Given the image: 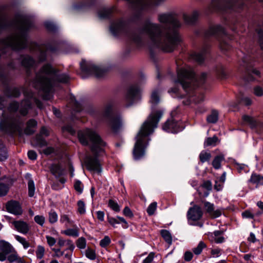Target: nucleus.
<instances>
[{"label":"nucleus","mask_w":263,"mask_h":263,"mask_svg":"<svg viewBox=\"0 0 263 263\" xmlns=\"http://www.w3.org/2000/svg\"><path fill=\"white\" fill-rule=\"evenodd\" d=\"M85 255L90 260H95L96 258V254L95 251L90 248H88L86 250Z\"/></svg>","instance_id":"obj_38"},{"label":"nucleus","mask_w":263,"mask_h":263,"mask_svg":"<svg viewBox=\"0 0 263 263\" xmlns=\"http://www.w3.org/2000/svg\"><path fill=\"white\" fill-rule=\"evenodd\" d=\"M203 215L201 208L197 205L190 208L187 213V217L189 220L196 221L200 220Z\"/></svg>","instance_id":"obj_13"},{"label":"nucleus","mask_w":263,"mask_h":263,"mask_svg":"<svg viewBox=\"0 0 263 263\" xmlns=\"http://www.w3.org/2000/svg\"><path fill=\"white\" fill-rule=\"evenodd\" d=\"M78 136L79 141L82 145L90 144L91 152L96 156L103 152L106 143L95 131L86 128L79 131Z\"/></svg>","instance_id":"obj_4"},{"label":"nucleus","mask_w":263,"mask_h":263,"mask_svg":"<svg viewBox=\"0 0 263 263\" xmlns=\"http://www.w3.org/2000/svg\"><path fill=\"white\" fill-rule=\"evenodd\" d=\"M8 158L7 151L5 147L0 148V161L6 160Z\"/></svg>","instance_id":"obj_46"},{"label":"nucleus","mask_w":263,"mask_h":263,"mask_svg":"<svg viewBox=\"0 0 263 263\" xmlns=\"http://www.w3.org/2000/svg\"><path fill=\"white\" fill-rule=\"evenodd\" d=\"M7 258L11 262L15 261L18 263H24V260L18 256L15 249L8 255Z\"/></svg>","instance_id":"obj_22"},{"label":"nucleus","mask_w":263,"mask_h":263,"mask_svg":"<svg viewBox=\"0 0 263 263\" xmlns=\"http://www.w3.org/2000/svg\"><path fill=\"white\" fill-rule=\"evenodd\" d=\"M8 191V186L5 184L0 183V197L6 195Z\"/></svg>","instance_id":"obj_42"},{"label":"nucleus","mask_w":263,"mask_h":263,"mask_svg":"<svg viewBox=\"0 0 263 263\" xmlns=\"http://www.w3.org/2000/svg\"><path fill=\"white\" fill-rule=\"evenodd\" d=\"M199 13L197 10H194L191 14L184 13L183 14V18L184 22L187 24H193L198 19Z\"/></svg>","instance_id":"obj_19"},{"label":"nucleus","mask_w":263,"mask_h":263,"mask_svg":"<svg viewBox=\"0 0 263 263\" xmlns=\"http://www.w3.org/2000/svg\"><path fill=\"white\" fill-rule=\"evenodd\" d=\"M69 80L68 75L60 73L50 65H44L36 74L32 83L33 87L43 91V99L49 100L51 98L52 89L57 82L67 83Z\"/></svg>","instance_id":"obj_3"},{"label":"nucleus","mask_w":263,"mask_h":263,"mask_svg":"<svg viewBox=\"0 0 263 263\" xmlns=\"http://www.w3.org/2000/svg\"><path fill=\"white\" fill-rule=\"evenodd\" d=\"M36 49L38 50L39 54V60L40 61L42 62L45 60L46 58L47 53L49 52V49L48 48H45L44 46H37L36 47Z\"/></svg>","instance_id":"obj_23"},{"label":"nucleus","mask_w":263,"mask_h":263,"mask_svg":"<svg viewBox=\"0 0 263 263\" xmlns=\"http://www.w3.org/2000/svg\"><path fill=\"white\" fill-rule=\"evenodd\" d=\"M140 98L139 90L135 87H131L128 89L125 98L126 106H131Z\"/></svg>","instance_id":"obj_10"},{"label":"nucleus","mask_w":263,"mask_h":263,"mask_svg":"<svg viewBox=\"0 0 263 263\" xmlns=\"http://www.w3.org/2000/svg\"><path fill=\"white\" fill-rule=\"evenodd\" d=\"M202 186L205 189H206L207 190L210 191L212 189V184L210 181H206L204 182L202 185Z\"/></svg>","instance_id":"obj_63"},{"label":"nucleus","mask_w":263,"mask_h":263,"mask_svg":"<svg viewBox=\"0 0 263 263\" xmlns=\"http://www.w3.org/2000/svg\"><path fill=\"white\" fill-rule=\"evenodd\" d=\"M108 206L115 212H119L120 211L119 204L112 199L109 200Z\"/></svg>","instance_id":"obj_43"},{"label":"nucleus","mask_w":263,"mask_h":263,"mask_svg":"<svg viewBox=\"0 0 263 263\" xmlns=\"http://www.w3.org/2000/svg\"><path fill=\"white\" fill-rule=\"evenodd\" d=\"M62 233L67 236H71L74 237H78L79 236L78 231L77 229H68L64 230Z\"/></svg>","instance_id":"obj_36"},{"label":"nucleus","mask_w":263,"mask_h":263,"mask_svg":"<svg viewBox=\"0 0 263 263\" xmlns=\"http://www.w3.org/2000/svg\"><path fill=\"white\" fill-rule=\"evenodd\" d=\"M28 156L30 159L32 160H35L37 158L36 153H35V152L32 150L28 151Z\"/></svg>","instance_id":"obj_58"},{"label":"nucleus","mask_w":263,"mask_h":263,"mask_svg":"<svg viewBox=\"0 0 263 263\" xmlns=\"http://www.w3.org/2000/svg\"><path fill=\"white\" fill-rule=\"evenodd\" d=\"M157 19L160 24L147 21L143 30L149 36L151 48H158L165 52H171L181 42L177 29L181 27V24L171 12L159 13Z\"/></svg>","instance_id":"obj_1"},{"label":"nucleus","mask_w":263,"mask_h":263,"mask_svg":"<svg viewBox=\"0 0 263 263\" xmlns=\"http://www.w3.org/2000/svg\"><path fill=\"white\" fill-rule=\"evenodd\" d=\"M206 247L205 243L201 241L199 242L198 246L193 249V252L196 255H199L202 251V250Z\"/></svg>","instance_id":"obj_31"},{"label":"nucleus","mask_w":263,"mask_h":263,"mask_svg":"<svg viewBox=\"0 0 263 263\" xmlns=\"http://www.w3.org/2000/svg\"><path fill=\"white\" fill-rule=\"evenodd\" d=\"M107 220L108 222L114 227H115V225L116 224H119V221L118 220L114 217H108Z\"/></svg>","instance_id":"obj_59"},{"label":"nucleus","mask_w":263,"mask_h":263,"mask_svg":"<svg viewBox=\"0 0 263 263\" xmlns=\"http://www.w3.org/2000/svg\"><path fill=\"white\" fill-rule=\"evenodd\" d=\"M34 220L36 223L41 226H43L45 222V218L43 215H36Z\"/></svg>","instance_id":"obj_48"},{"label":"nucleus","mask_w":263,"mask_h":263,"mask_svg":"<svg viewBox=\"0 0 263 263\" xmlns=\"http://www.w3.org/2000/svg\"><path fill=\"white\" fill-rule=\"evenodd\" d=\"M193 258V254L191 252L186 251L184 254V259L186 261H190Z\"/></svg>","instance_id":"obj_57"},{"label":"nucleus","mask_w":263,"mask_h":263,"mask_svg":"<svg viewBox=\"0 0 263 263\" xmlns=\"http://www.w3.org/2000/svg\"><path fill=\"white\" fill-rule=\"evenodd\" d=\"M36 124L37 123L36 121L33 119L30 120L27 123V127L25 130V133L26 135L32 134L34 132L32 128L36 126Z\"/></svg>","instance_id":"obj_25"},{"label":"nucleus","mask_w":263,"mask_h":263,"mask_svg":"<svg viewBox=\"0 0 263 263\" xmlns=\"http://www.w3.org/2000/svg\"><path fill=\"white\" fill-rule=\"evenodd\" d=\"M14 229L23 234H27L30 229L29 224L23 220H14L12 221Z\"/></svg>","instance_id":"obj_17"},{"label":"nucleus","mask_w":263,"mask_h":263,"mask_svg":"<svg viewBox=\"0 0 263 263\" xmlns=\"http://www.w3.org/2000/svg\"><path fill=\"white\" fill-rule=\"evenodd\" d=\"M204 208L205 212L212 218H215L220 216L222 214V209H215L214 204L209 202L204 201Z\"/></svg>","instance_id":"obj_15"},{"label":"nucleus","mask_w":263,"mask_h":263,"mask_svg":"<svg viewBox=\"0 0 263 263\" xmlns=\"http://www.w3.org/2000/svg\"><path fill=\"white\" fill-rule=\"evenodd\" d=\"M87 167L91 171L101 173V168L99 162L96 159H93L91 157L88 158L86 161Z\"/></svg>","instance_id":"obj_18"},{"label":"nucleus","mask_w":263,"mask_h":263,"mask_svg":"<svg viewBox=\"0 0 263 263\" xmlns=\"http://www.w3.org/2000/svg\"><path fill=\"white\" fill-rule=\"evenodd\" d=\"M78 211L80 214H84L86 212L85 204L82 200H79L77 203Z\"/></svg>","instance_id":"obj_44"},{"label":"nucleus","mask_w":263,"mask_h":263,"mask_svg":"<svg viewBox=\"0 0 263 263\" xmlns=\"http://www.w3.org/2000/svg\"><path fill=\"white\" fill-rule=\"evenodd\" d=\"M211 157L210 153L205 151H202L199 155V159L202 163L208 161Z\"/></svg>","instance_id":"obj_32"},{"label":"nucleus","mask_w":263,"mask_h":263,"mask_svg":"<svg viewBox=\"0 0 263 263\" xmlns=\"http://www.w3.org/2000/svg\"><path fill=\"white\" fill-rule=\"evenodd\" d=\"M194 77V73L190 68H181L178 70V79L175 83H179L183 88L187 91V88L191 86V82Z\"/></svg>","instance_id":"obj_6"},{"label":"nucleus","mask_w":263,"mask_h":263,"mask_svg":"<svg viewBox=\"0 0 263 263\" xmlns=\"http://www.w3.org/2000/svg\"><path fill=\"white\" fill-rule=\"evenodd\" d=\"M45 250L43 246L39 245L37 246L36 250L35 251L36 257L37 259H42L45 254Z\"/></svg>","instance_id":"obj_33"},{"label":"nucleus","mask_w":263,"mask_h":263,"mask_svg":"<svg viewBox=\"0 0 263 263\" xmlns=\"http://www.w3.org/2000/svg\"><path fill=\"white\" fill-rule=\"evenodd\" d=\"M183 128L180 126V123L175 121L173 119L168 120L163 125V129L167 132L176 133L181 131Z\"/></svg>","instance_id":"obj_14"},{"label":"nucleus","mask_w":263,"mask_h":263,"mask_svg":"<svg viewBox=\"0 0 263 263\" xmlns=\"http://www.w3.org/2000/svg\"><path fill=\"white\" fill-rule=\"evenodd\" d=\"M157 206L156 202H153L151 203L147 209V213L149 215H152L155 213Z\"/></svg>","instance_id":"obj_41"},{"label":"nucleus","mask_w":263,"mask_h":263,"mask_svg":"<svg viewBox=\"0 0 263 263\" xmlns=\"http://www.w3.org/2000/svg\"><path fill=\"white\" fill-rule=\"evenodd\" d=\"M15 248L9 242L4 240H0V261H4L7 258V256L11 252L14 251Z\"/></svg>","instance_id":"obj_11"},{"label":"nucleus","mask_w":263,"mask_h":263,"mask_svg":"<svg viewBox=\"0 0 263 263\" xmlns=\"http://www.w3.org/2000/svg\"><path fill=\"white\" fill-rule=\"evenodd\" d=\"M14 237L15 239L23 246L24 249L26 250L30 247V244L25 238L18 235H15Z\"/></svg>","instance_id":"obj_26"},{"label":"nucleus","mask_w":263,"mask_h":263,"mask_svg":"<svg viewBox=\"0 0 263 263\" xmlns=\"http://www.w3.org/2000/svg\"><path fill=\"white\" fill-rule=\"evenodd\" d=\"M241 102L246 105H249L251 104V100L248 97H245L242 98Z\"/></svg>","instance_id":"obj_64"},{"label":"nucleus","mask_w":263,"mask_h":263,"mask_svg":"<svg viewBox=\"0 0 263 263\" xmlns=\"http://www.w3.org/2000/svg\"><path fill=\"white\" fill-rule=\"evenodd\" d=\"M223 160V157L222 156H217L213 160L212 165L215 169H218L220 167L221 162Z\"/></svg>","instance_id":"obj_34"},{"label":"nucleus","mask_w":263,"mask_h":263,"mask_svg":"<svg viewBox=\"0 0 263 263\" xmlns=\"http://www.w3.org/2000/svg\"><path fill=\"white\" fill-rule=\"evenodd\" d=\"M254 93L256 96L260 97L263 95V90L259 86L256 87L254 88Z\"/></svg>","instance_id":"obj_56"},{"label":"nucleus","mask_w":263,"mask_h":263,"mask_svg":"<svg viewBox=\"0 0 263 263\" xmlns=\"http://www.w3.org/2000/svg\"><path fill=\"white\" fill-rule=\"evenodd\" d=\"M223 28L219 25H214L210 27L209 30L210 34H214L218 32H223Z\"/></svg>","instance_id":"obj_39"},{"label":"nucleus","mask_w":263,"mask_h":263,"mask_svg":"<svg viewBox=\"0 0 263 263\" xmlns=\"http://www.w3.org/2000/svg\"><path fill=\"white\" fill-rule=\"evenodd\" d=\"M35 64V62L33 59L29 57L26 56L22 60V64L26 67H30L33 66Z\"/></svg>","instance_id":"obj_30"},{"label":"nucleus","mask_w":263,"mask_h":263,"mask_svg":"<svg viewBox=\"0 0 263 263\" xmlns=\"http://www.w3.org/2000/svg\"><path fill=\"white\" fill-rule=\"evenodd\" d=\"M104 212L103 211H99L97 212V218L101 221H103L104 218Z\"/></svg>","instance_id":"obj_61"},{"label":"nucleus","mask_w":263,"mask_h":263,"mask_svg":"<svg viewBox=\"0 0 263 263\" xmlns=\"http://www.w3.org/2000/svg\"><path fill=\"white\" fill-rule=\"evenodd\" d=\"M123 213L125 216L129 217H133V214L130 209L128 207L126 206L123 211Z\"/></svg>","instance_id":"obj_53"},{"label":"nucleus","mask_w":263,"mask_h":263,"mask_svg":"<svg viewBox=\"0 0 263 263\" xmlns=\"http://www.w3.org/2000/svg\"><path fill=\"white\" fill-rule=\"evenodd\" d=\"M218 142V139L217 136H214L213 137L207 138L204 141V146L205 147L209 146H214L216 145Z\"/></svg>","instance_id":"obj_28"},{"label":"nucleus","mask_w":263,"mask_h":263,"mask_svg":"<svg viewBox=\"0 0 263 263\" xmlns=\"http://www.w3.org/2000/svg\"><path fill=\"white\" fill-rule=\"evenodd\" d=\"M30 107V103L28 100L23 101L20 106L16 102L12 103L9 106V109L11 111H15L20 108L21 114L24 116L27 114L28 109Z\"/></svg>","instance_id":"obj_16"},{"label":"nucleus","mask_w":263,"mask_h":263,"mask_svg":"<svg viewBox=\"0 0 263 263\" xmlns=\"http://www.w3.org/2000/svg\"><path fill=\"white\" fill-rule=\"evenodd\" d=\"M159 96L157 91H154L151 95L150 102L152 105V111L147 120L142 125L139 132L136 137L133 154L135 160H139L144 157L145 149L149 140L148 136L152 134L163 115V111L160 109H155L154 106L159 102Z\"/></svg>","instance_id":"obj_2"},{"label":"nucleus","mask_w":263,"mask_h":263,"mask_svg":"<svg viewBox=\"0 0 263 263\" xmlns=\"http://www.w3.org/2000/svg\"><path fill=\"white\" fill-rule=\"evenodd\" d=\"M112 110L111 104H107L104 108L103 116L109 118V124L112 129L116 132L119 129L122 125V122L120 117L110 118L111 113Z\"/></svg>","instance_id":"obj_9"},{"label":"nucleus","mask_w":263,"mask_h":263,"mask_svg":"<svg viewBox=\"0 0 263 263\" xmlns=\"http://www.w3.org/2000/svg\"><path fill=\"white\" fill-rule=\"evenodd\" d=\"M74 189L79 193L81 194L83 190V185L80 180H76L74 184Z\"/></svg>","instance_id":"obj_49"},{"label":"nucleus","mask_w":263,"mask_h":263,"mask_svg":"<svg viewBox=\"0 0 263 263\" xmlns=\"http://www.w3.org/2000/svg\"><path fill=\"white\" fill-rule=\"evenodd\" d=\"M60 221L67 227L72 226L73 223V220L70 219V216L64 214L61 215Z\"/></svg>","instance_id":"obj_24"},{"label":"nucleus","mask_w":263,"mask_h":263,"mask_svg":"<svg viewBox=\"0 0 263 263\" xmlns=\"http://www.w3.org/2000/svg\"><path fill=\"white\" fill-rule=\"evenodd\" d=\"M204 96L202 94H200L198 96H195L191 98V100L194 101L195 103H199L204 100Z\"/></svg>","instance_id":"obj_51"},{"label":"nucleus","mask_w":263,"mask_h":263,"mask_svg":"<svg viewBox=\"0 0 263 263\" xmlns=\"http://www.w3.org/2000/svg\"><path fill=\"white\" fill-rule=\"evenodd\" d=\"M193 58L199 63H201L204 60V57L202 53H195L193 54Z\"/></svg>","instance_id":"obj_50"},{"label":"nucleus","mask_w":263,"mask_h":263,"mask_svg":"<svg viewBox=\"0 0 263 263\" xmlns=\"http://www.w3.org/2000/svg\"><path fill=\"white\" fill-rule=\"evenodd\" d=\"M243 218L252 219L254 217L253 214L249 211H246L242 213Z\"/></svg>","instance_id":"obj_60"},{"label":"nucleus","mask_w":263,"mask_h":263,"mask_svg":"<svg viewBox=\"0 0 263 263\" xmlns=\"http://www.w3.org/2000/svg\"><path fill=\"white\" fill-rule=\"evenodd\" d=\"M211 254L213 257H218L221 255V250L214 249L211 251Z\"/></svg>","instance_id":"obj_55"},{"label":"nucleus","mask_w":263,"mask_h":263,"mask_svg":"<svg viewBox=\"0 0 263 263\" xmlns=\"http://www.w3.org/2000/svg\"><path fill=\"white\" fill-rule=\"evenodd\" d=\"M77 246L80 249L85 248L86 246V240L84 237L79 238L77 241Z\"/></svg>","instance_id":"obj_45"},{"label":"nucleus","mask_w":263,"mask_h":263,"mask_svg":"<svg viewBox=\"0 0 263 263\" xmlns=\"http://www.w3.org/2000/svg\"><path fill=\"white\" fill-rule=\"evenodd\" d=\"M218 119V113L216 110H213L210 115L207 118L206 120L208 123H215Z\"/></svg>","instance_id":"obj_29"},{"label":"nucleus","mask_w":263,"mask_h":263,"mask_svg":"<svg viewBox=\"0 0 263 263\" xmlns=\"http://www.w3.org/2000/svg\"><path fill=\"white\" fill-rule=\"evenodd\" d=\"M233 4L229 1L213 0L209 5L207 10L210 13L226 12L232 9Z\"/></svg>","instance_id":"obj_8"},{"label":"nucleus","mask_w":263,"mask_h":263,"mask_svg":"<svg viewBox=\"0 0 263 263\" xmlns=\"http://www.w3.org/2000/svg\"><path fill=\"white\" fill-rule=\"evenodd\" d=\"M111 242V240L109 236H105L103 239L101 240L100 242V246L102 248H105L108 246Z\"/></svg>","instance_id":"obj_47"},{"label":"nucleus","mask_w":263,"mask_h":263,"mask_svg":"<svg viewBox=\"0 0 263 263\" xmlns=\"http://www.w3.org/2000/svg\"><path fill=\"white\" fill-rule=\"evenodd\" d=\"M31 27L29 21L21 20L18 23L19 30L21 33L19 34L10 36L4 41L3 44L10 46L14 49L24 48L26 46L27 39L25 34V31Z\"/></svg>","instance_id":"obj_5"},{"label":"nucleus","mask_w":263,"mask_h":263,"mask_svg":"<svg viewBox=\"0 0 263 263\" xmlns=\"http://www.w3.org/2000/svg\"><path fill=\"white\" fill-rule=\"evenodd\" d=\"M81 69L84 76H85L93 75L97 78L102 77L105 73L106 71L99 67L96 66L93 64H86L85 61H83L80 64Z\"/></svg>","instance_id":"obj_7"},{"label":"nucleus","mask_w":263,"mask_h":263,"mask_svg":"<svg viewBox=\"0 0 263 263\" xmlns=\"http://www.w3.org/2000/svg\"><path fill=\"white\" fill-rule=\"evenodd\" d=\"M242 119L244 122L249 124L251 127H254L256 126V122L253 118L249 116H243Z\"/></svg>","instance_id":"obj_40"},{"label":"nucleus","mask_w":263,"mask_h":263,"mask_svg":"<svg viewBox=\"0 0 263 263\" xmlns=\"http://www.w3.org/2000/svg\"><path fill=\"white\" fill-rule=\"evenodd\" d=\"M46 238L47 239V243L49 246L52 247L55 245L56 242V240L54 238L49 236H46Z\"/></svg>","instance_id":"obj_54"},{"label":"nucleus","mask_w":263,"mask_h":263,"mask_svg":"<svg viewBox=\"0 0 263 263\" xmlns=\"http://www.w3.org/2000/svg\"><path fill=\"white\" fill-rule=\"evenodd\" d=\"M28 194L30 197H33L34 195L35 185L32 180H29L28 182Z\"/></svg>","instance_id":"obj_37"},{"label":"nucleus","mask_w":263,"mask_h":263,"mask_svg":"<svg viewBox=\"0 0 263 263\" xmlns=\"http://www.w3.org/2000/svg\"><path fill=\"white\" fill-rule=\"evenodd\" d=\"M124 26L125 23L122 21H120L112 24L110 27V30L113 34L116 35L118 33L122 30Z\"/></svg>","instance_id":"obj_21"},{"label":"nucleus","mask_w":263,"mask_h":263,"mask_svg":"<svg viewBox=\"0 0 263 263\" xmlns=\"http://www.w3.org/2000/svg\"><path fill=\"white\" fill-rule=\"evenodd\" d=\"M161 234L165 240V241L168 243L169 246L172 243V236L171 233L166 230H162L161 231Z\"/></svg>","instance_id":"obj_27"},{"label":"nucleus","mask_w":263,"mask_h":263,"mask_svg":"<svg viewBox=\"0 0 263 263\" xmlns=\"http://www.w3.org/2000/svg\"><path fill=\"white\" fill-rule=\"evenodd\" d=\"M249 182L256 185V187L263 185V176L253 173L249 180Z\"/></svg>","instance_id":"obj_20"},{"label":"nucleus","mask_w":263,"mask_h":263,"mask_svg":"<svg viewBox=\"0 0 263 263\" xmlns=\"http://www.w3.org/2000/svg\"><path fill=\"white\" fill-rule=\"evenodd\" d=\"M66 246H67V250L73 251L74 248V246L72 241L70 240H68Z\"/></svg>","instance_id":"obj_62"},{"label":"nucleus","mask_w":263,"mask_h":263,"mask_svg":"<svg viewBox=\"0 0 263 263\" xmlns=\"http://www.w3.org/2000/svg\"><path fill=\"white\" fill-rule=\"evenodd\" d=\"M155 253L151 252L147 257L144 259L142 263H152L154 258Z\"/></svg>","instance_id":"obj_52"},{"label":"nucleus","mask_w":263,"mask_h":263,"mask_svg":"<svg viewBox=\"0 0 263 263\" xmlns=\"http://www.w3.org/2000/svg\"><path fill=\"white\" fill-rule=\"evenodd\" d=\"M6 209L8 212L16 216L23 214V210L20 203L15 200H10L6 204Z\"/></svg>","instance_id":"obj_12"},{"label":"nucleus","mask_w":263,"mask_h":263,"mask_svg":"<svg viewBox=\"0 0 263 263\" xmlns=\"http://www.w3.org/2000/svg\"><path fill=\"white\" fill-rule=\"evenodd\" d=\"M58 216L54 211H51L48 213V220L50 223H54L58 221Z\"/></svg>","instance_id":"obj_35"}]
</instances>
